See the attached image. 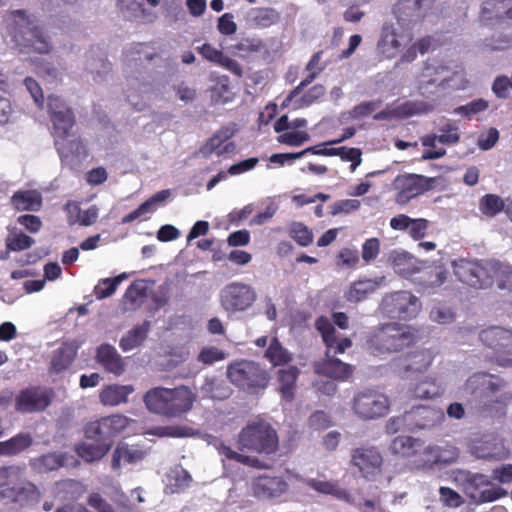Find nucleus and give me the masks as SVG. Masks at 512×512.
<instances>
[{"mask_svg": "<svg viewBox=\"0 0 512 512\" xmlns=\"http://www.w3.org/2000/svg\"><path fill=\"white\" fill-rule=\"evenodd\" d=\"M147 409L167 418H180L193 408L197 394L188 386L154 387L144 397Z\"/></svg>", "mask_w": 512, "mask_h": 512, "instance_id": "obj_1", "label": "nucleus"}, {"mask_svg": "<svg viewBox=\"0 0 512 512\" xmlns=\"http://www.w3.org/2000/svg\"><path fill=\"white\" fill-rule=\"evenodd\" d=\"M418 331L414 327L398 322H389L376 327L366 338V348L374 356L400 352L414 345Z\"/></svg>", "mask_w": 512, "mask_h": 512, "instance_id": "obj_2", "label": "nucleus"}, {"mask_svg": "<svg viewBox=\"0 0 512 512\" xmlns=\"http://www.w3.org/2000/svg\"><path fill=\"white\" fill-rule=\"evenodd\" d=\"M23 470L15 465L0 467V503L14 504L20 508L40 503V489L35 483L22 479Z\"/></svg>", "mask_w": 512, "mask_h": 512, "instance_id": "obj_3", "label": "nucleus"}, {"mask_svg": "<svg viewBox=\"0 0 512 512\" xmlns=\"http://www.w3.org/2000/svg\"><path fill=\"white\" fill-rule=\"evenodd\" d=\"M226 375L239 391L249 395H258L263 392L271 380L269 372L260 363L247 359L229 363Z\"/></svg>", "mask_w": 512, "mask_h": 512, "instance_id": "obj_4", "label": "nucleus"}, {"mask_svg": "<svg viewBox=\"0 0 512 512\" xmlns=\"http://www.w3.org/2000/svg\"><path fill=\"white\" fill-rule=\"evenodd\" d=\"M276 430L266 421L259 420L248 423L239 433L238 449L256 453L272 454L278 449Z\"/></svg>", "mask_w": 512, "mask_h": 512, "instance_id": "obj_5", "label": "nucleus"}, {"mask_svg": "<svg viewBox=\"0 0 512 512\" xmlns=\"http://www.w3.org/2000/svg\"><path fill=\"white\" fill-rule=\"evenodd\" d=\"M13 15L19 18L17 25L13 29V40L21 53L36 52L47 54L51 50V44L44 36L42 30L34 25L23 10L13 12Z\"/></svg>", "mask_w": 512, "mask_h": 512, "instance_id": "obj_6", "label": "nucleus"}, {"mask_svg": "<svg viewBox=\"0 0 512 512\" xmlns=\"http://www.w3.org/2000/svg\"><path fill=\"white\" fill-rule=\"evenodd\" d=\"M463 389L468 394L480 397L500 393L496 402L502 406H506L512 401V392L508 390V382L497 375L484 372L475 373L466 380Z\"/></svg>", "mask_w": 512, "mask_h": 512, "instance_id": "obj_7", "label": "nucleus"}, {"mask_svg": "<svg viewBox=\"0 0 512 512\" xmlns=\"http://www.w3.org/2000/svg\"><path fill=\"white\" fill-rule=\"evenodd\" d=\"M380 310L390 318L406 321L418 315L421 310V302L411 292L396 291L383 297Z\"/></svg>", "mask_w": 512, "mask_h": 512, "instance_id": "obj_8", "label": "nucleus"}, {"mask_svg": "<svg viewBox=\"0 0 512 512\" xmlns=\"http://www.w3.org/2000/svg\"><path fill=\"white\" fill-rule=\"evenodd\" d=\"M132 420L122 414H112L90 421L84 426L87 440L113 444V438L122 433Z\"/></svg>", "mask_w": 512, "mask_h": 512, "instance_id": "obj_9", "label": "nucleus"}, {"mask_svg": "<svg viewBox=\"0 0 512 512\" xmlns=\"http://www.w3.org/2000/svg\"><path fill=\"white\" fill-rule=\"evenodd\" d=\"M389 407L388 397L374 389L359 391L353 398V411L365 420L385 416Z\"/></svg>", "mask_w": 512, "mask_h": 512, "instance_id": "obj_10", "label": "nucleus"}, {"mask_svg": "<svg viewBox=\"0 0 512 512\" xmlns=\"http://www.w3.org/2000/svg\"><path fill=\"white\" fill-rule=\"evenodd\" d=\"M480 341L494 352L501 366H512V331L502 327H489L479 334Z\"/></svg>", "mask_w": 512, "mask_h": 512, "instance_id": "obj_11", "label": "nucleus"}, {"mask_svg": "<svg viewBox=\"0 0 512 512\" xmlns=\"http://www.w3.org/2000/svg\"><path fill=\"white\" fill-rule=\"evenodd\" d=\"M453 270L459 281L475 289H486L493 285L488 261L481 264L477 261L459 259L453 262Z\"/></svg>", "mask_w": 512, "mask_h": 512, "instance_id": "obj_12", "label": "nucleus"}, {"mask_svg": "<svg viewBox=\"0 0 512 512\" xmlns=\"http://www.w3.org/2000/svg\"><path fill=\"white\" fill-rule=\"evenodd\" d=\"M383 462V456L375 446L363 445L351 451V466L366 480L374 481L381 475Z\"/></svg>", "mask_w": 512, "mask_h": 512, "instance_id": "obj_13", "label": "nucleus"}, {"mask_svg": "<svg viewBox=\"0 0 512 512\" xmlns=\"http://www.w3.org/2000/svg\"><path fill=\"white\" fill-rule=\"evenodd\" d=\"M255 300L254 289L241 282L226 285L220 295L221 305L228 312L245 311L253 305Z\"/></svg>", "mask_w": 512, "mask_h": 512, "instance_id": "obj_14", "label": "nucleus"}, {"mask_svg": "<svg viewBox=\"0 0 512 512\" xmlns=\"http://www.w3.org/2000/svg\"><path fill=\"white\" fill-rule=\"evenodd\" d=\"M434 180L418 174L398 175L394 180V188L397 191L396 201L400 204L408 203L432 188Z\"/></svg>", "mask_w": 512, "mask_h": 512, "instance_id": "obj_15", "label": "nucleus"}, {"mask_svg": "<svg viewBox=\"0 0 512 512\" xmlns=\"http://www.w3.org/2000/svg\"><path fill=\"white\" fill-rule=\"evenodd\" d=\"M398 30L393 25H384L381 31V37L378 41V49L386 58L395 57L400 48L411 42L413 35L409 27L399 25Z\"/></svg>", "mask_w": 512, "mask_h": 512, "instance_id": "obj_16", "label": "nucleus"}, {"mask_svg": "<svg viewBox=\"0 0 512 512\" xmlns=\"http://www.w3.org/2000/svg\"><path fill=\"white\" fill-rule=\"evenodd\" d=\"M314 371L334 380L345 381L354 371V367L332 355V349H326L325 357L314 363Z\"/></svg>", "mask_w": 512, "mask_h": 512, "instance_id": "obj_17", "label": "nucleus"}, {"mask_svg": "<svg viewBox=\"0 0 512 512\" xmlns=\"http://www.w3.org/2000/svg\"><path fill=\"white\" fill-rule=\"evenodd\" d=\"M51 400L48 393L40 387L21 390L15 399V409L21 413H32L47 408Z\"/></svg>", "mask_w": 512, "mask_h": 512, "instance_id": "obj_18", "label": "nucleus"}, {"mask_svg": "<svg viewBox=\"0 0 512 512\" xmlns=\"http://www.w3.org/2000/svg\"><path fill=\"white\" fill-rule=\"evenodd\" d=\"M392 454L404 458H414L418 455H430L434 452V447L425 446L424 441L411 436H397L389 446Z\"/></svg>", "mask_w": 512, "mask_h": 512, "instance_id": "obj_19", "label": "nucleus"}, {"mask_svg": "<svg viewBox=\"0 0 512 512\" xmlns=\"http://www.w3.org/2000/svg\"><path fill=\"white\" fill-rule=\"evenodd\" d=\"M446 71L447 67L444 65L426 62L417 78V88L420 94L425 96L431 93L433 88L447 82L448 78L443 76Z\"/></svg>", "mask_w": 512, "mask_h": 512, "instance_id": "obj_20", "label": "nucleus"}, {"mask_svg": "<svg viewBox=\"0 0 512 512\" xmlns=\"http://www.w3.org/2000/svg\"><path fill=\"white\" fill-rule=\"evenodd\" d=\"M287 483L281 477L261 475L252 482L255 497L271 499L281 496L287 490Z\"/></svg>", "mask_w": 512, "mask_h": 512, "instance_id": "obj_21", "label": "nucleus"}, {"mask_svg": "<svg viewBox=\"0 0 512 512\" xmlns=\"http://www.w3.org/2000/svg\"><path fill=\"white\" fill-rule=\"evenodd\" d=\"M147 456V451L139 444L119 442L112 453L111 467L119 470L122 464H136Z\"/></svg>", "mask_w": 512, "mask_h": 512, "instance_id": "obj_22", "label": "nucleus"}, {"mask_svg": "<svg viewBox=\"0 0 512 512\" xmlns=\"http://www.w3.org/2000/svg\"><path fill=\"white\" fill-rule=\"evenodd\" d=\"M305 485L319 494L332 496L337 500L349 501L350 499V493L340 485L338 480H328L325 476H321L307 479Z\"/></svg>", "mask_w": 512, "mask_h": 512, "instance_id": "obj_23", "label": "nucleus"}, {"mask_svg": "<svg viewBox=\"0 0 512 512\" xmlns=\"http://www.w3.org/2000/svg\"><path fill=\"white\" fill-rule=\"evenodd\" d=\"M96 359L105 371L116 376L123 374L125 371V363L121 355L112 345H100L97 349Z\"/></svg>", "mask_w": 512, "mask_h": 512, "instance_id": "obj_24", "label": "nucleus"}, {"mask_svg": "<svg viewBox=\"0 0 512 512\" xmlns=\"http://www.w3.org/2000/svg\"><path fill=\"white\" fill-rule=\"evenodd\" d=\"M480 19L485 24L503 19L512 20V0H486L482 6Z\"/></svg>", "mask_w": 512, "mask_h": 512, "instance_id": "obj_25", "label": "nucleus"}, {"mask_svg": "<svg viewBox=\"0 0 512 512\" xmlns=\"http://www.w3.org/2000/svg\"><path fill=\"white\" fill-rule=\"evenodd\" d=\"M443 417V414L430 406L413 407L406 413V419L416 428L426 429L436 425Z\"/></svg>", "mask_w": 512, "mask_h": 512, "instance_id": "obj_26", "label": "nucleus"}, {"mask_svg": "<svg viewBox=\"0 0 512 512\" xmlns=\"http://www.w3.org/2000/svg\"><path fill=\"white\" fill-rule=\"evenodd\" d=\"M56 149L63 162L69 163L74 160L79 161L87 156L86 148L79 137L72 139L60 138L55 140Z\"/></svg>", "mask_w": 512, "mask_h": 512, "instance_id": "obj_27", "label": "nucleus"}, {"mask_svg": "<svg viewBox=\"0 0 512 512\" xmlns=\"http://www.w3.org/2000/svg\"><path fill=\"white\" fill-rule=\"evenodd\" d=\"M233 133L228 128H222L217 131L212 137H210L204 147L202 153L210 155L216 153L218 156L226 153L233 152L235 150V144L233 142H227Z\"/></svg>", "mask_w": 512, "mask_h": 512, "instance_id": "obj_28", "label": "nucleus"}, {"mask_svg": "<svg viewBox=\"0 0 512 512\" xmlns=\"http://www.w3.org/2000/svg\"><path fill=\"white\" fill-rule=\"evenodd\" d=\"M299 374L300 370L297 366H289L286 369L278 370L279 392L285 401L291 402L294 399Z\"/></svg>", "mask_w": 512, "mask_h": 512, "instance_id": "obj_29", "label": "nucleus"}, {"mask_svg": "<svg viewBox=\"0 0 512 512\" xmlns=\"http://www.w3.org/2000/svg\"><path fill=\"white\" fill-rule=\"evenodd\" d=\"M77 355V347L65 342L53 352L50 362V372L59 374L70 367Z\"/></svg>", "mask_w": 512, "mask_h": 512, "instance_id": "obj_30", "label": "nucleus"}, {"mask_svg": "<svg viewBox=\"0 0 512 512\" xmlns=\"http://www.w3.org/2000/svg\"><path fill=\"white\" fill-rule=\"evenodd\" d=\"M313 154L321 156H339L343 161L351 162V172H354L362 162V152L359 148H318L317 146H313Z\"/></svg>", "mask_w": 512, "mask_h": 512, "instance_id": "obj_31", "label": "nucleus"}, {"mask_svg": "<svg viewBox=\"0 0 512 512\" xmlns=\"http://www.w3.org/2000/svg\"><path fill=\"white\" fill-rule=\"evenodd\" d=\"M200 392L203 398L222 401L230 397L232 389L223 379L206 377Z\"/></svg>", "mask_w": 512, "mask_h": 512, "instance_id": "obj_32", "label": "nucleus"}, {"mask_svg": "<svg viewBox=\"0 0 512 512\" xmlns=\"http://www.w3.org/2000/svg\"><path fill=\"white\" fill-rule=\"evenodd\" d=\"M11 202L18 211H39L42 207V196L36 190L16 191Z\"/></svg>", "mask_w": 512, "mask_h": 512, "instance_id": "obj_33", "label": "nucleus"}, {"mask_svg": "<svg viewBox=\"0 0 512 512\" xmlns=\"http://www.w3.org/2000/svg\"><path fill=\"white\" fill-rule=\"evenodd\" d=\"M412 0H398L393 7V13L397 19L398 25L408 27L422 21L424 18L420 14L419 8H416Z\"/></svg>", "mask_w": 512, "mask_h": 512, "instance_id": "obj_34", "label": "nucleus"}, {"mask_svg": "<svg viewBox=\"0 0 512 512\" xmlns=\"http://www.w3.org/2000/svg\"><path fill=\"white\" fill-rule=\"evenodd\" d=\"M132 392L133 388L128 385H108L101 390L99 399L104 406H117L126 403Z\"/></svg>", "mask_w": 512, "mask_h": 512, "instance_id": "obj_35", "label": "nucleus"}, {"mask_svg": "<svg viewBox=\"0 0 512 512\" xmlns=\"http://www.w3.org/2000/svg\"><path fill=\"white\" fill-rule=\"evenodd\" d=\"M147 298V286L143 280L132 282L126 289L122 304L125 310H136Z\"/></svg>", "mask_w": 512, "mask_h": 512, "instance_id": "obj_36", "label": "nucleus"}, {"mask_svg": "<svg viewBox=\"0 0 512 512\" xmlns=\"http://www.w3.org/2000/svg\"><path fill=\"white\" fill-rule=\"evenodd\" d=\"M65 456L62 453H47L30 460L31 468L39 473H49L64 466Z\"/></svg>", "mask_w": 512, "mask_h": 512, "instance_id": "obj_37", "label": "nucleus"}, {"mask_svg": "<svg viewBox=\"0 0 512 512\" xmlns=\"http://www.w3.org/2000/svg\"><path fill=\"white\" fill-rule=\"evenodd\" d=\"M264 358L273 366L288 365L292 360V354L282 345L277 337H273L264 352Z\"/></svg>", "mask_w": 512, "mask_h": 512, "instance_id": "obj_38", "label": "nucleus"}, {"mask_svg": "<svg viewBox=\"0 0 512 512\" xmlns=\"http://www.w3.org/2000/svg\"><path fill=\"white\" fill-rule=\"evenodd\" d=\"M111 449V443L94 441V443L81 442L75 451L86 462H94L102 459Z\"/></svg>", "mask_w": 512, "mask_h": 512, "instance_id": "obj_39", "label": "nucleus"}, {"mask_svg": "<svg viewBox=\"0 0 512 512\" xmlns=\"http://www.w3.org/2000/svg\"><path fill=\"white\" fill-rule=\"evenodd\" d=\"M170 196V190H161L154 195H152L150 198H148L145 202L140 204L138 208L133 210L132 212L128 213L122 218L123 224H128L133 222L134 220L138 219L142 215L152 212L155 208V206L159 203L164 202L166 199H168Z\"/></svg>", "mask_w": 512, "mask_h": 512, "instance_id": "obj_40", "label": "nucleus"}, {"mask_svg": "<svg viewBox=\"0 0 512 512\" xmlns=\"http://www.w3.org/2000/svg\"><path fill=\"white\" fill-rule=\"evenodd\" d=\"M50 120L55 140L71 136V130L75 125V116L72 110L58 112L54 116H50Z\"/></svg>", "mask_w": 512, "mask_h": 512, "instance_id": "obj_41", "label": "nucleus"}, {"mask_svg": "<svg viewBox=\"0 0 512 512\" xmlns=\"http://www.w3.org/2000/svg\"><path fill=\"white\" fill-rule=\"evenodd\" d=\"M488 269L500 289L512 291V265L499 260H489Z\"/></svg>", "mask_w": 512, "mask_h": 512, "instance_id": "obj_42", "label": "nucleus"}, {"mask_svg": "<svg viewBox=\"0 0 512 512\" xmlns=\"http://www.w3.org/2000/svg\"><path fill=\"white\" fill-rule=\"evenodd\" d=\"M149 330L150 322L147 320L141 325L135 326L121 338L119 343L120 348L126 352L140 346L147 338Z\"/></svg>", "mask_w": 512, "mask_h": 512, "instance_id": "obj_43", "label": "nucleus"}, {"mask_svg": "<svg viewBox=\"0 0 512 512\" xmlns=\"http://www.w3.org/2000/svg\"><path fill=\"white\" fill-rule=\"evenodd\" d=\"M377 288L376 282L365 279L353 282L345 293V298L349 302H360L365 300Z\"/></svg>", "mask_w": 512, "mask_h": 512, "instance_id": "obj_44", "label": "nucleus"}, {"mask_svg": "<svg viewBox=\"0 0 512 512\" xmlns=\"http://www.w3.org/2000/svg\"><path fill=\"white\" fill-rule=\"evenodd\" d=\"M33 444L30 433H18L2 442L3 456H15L28 449Z\"/></svg>", "mask_w": 512, "mask_h": 512, "instance_id": "obj_45", "label": "nucleus"}, {"mask_svg": "<svg viewBox=\"0 0 512 512\" xmlns=\"http://www.w3.org/2000/svg\"><path fill=\"white\" fill-rule=\"evenodd\" d=\"M218 453L225 457L227 460L235 461L240 464L246 465L248 467L264 469L267 468L258 458L253 456H248L244 454H240L234 451L231 447L225 445L224 443H219L216 446Z\"/></svg>", "mask_w": 512, "mask_h": 512, "instance_id": "obj_46", "label": "nucleus"}, {"mask_svg": "<svg viewBox=\"0 0 512 512\" xmlns=\"http://www.w3.org/2000/svg\"><path fill=\"white\" fill-rule=\"evenodd\" d=\"M35 243V240L26 235L24 232L13 228L9 230V233L5 239L6 248L8 251L20 252L31 248Z\"/></svg>", "mask_w": 512, "mask_h": 512, "instance_id": "obj_47", "label": "nucleus"}, {"mask_svg": "<svg viewBox=\"0 0 512 512\" xmlns=\"http://www.w3.org/2000/svg\"><path fill=\"white\" fill-rule=\"evenodd\" d=\"M127 277L128 275L126 273H121L113 278L100 279L93 290L96 299L103 300L112 296L116 292L118 286Z\"/></svg>", "mask_w": 512, "mask_h": 512, "instance_id": "obj_48", "label": "nucleus"}, {"mask_svg": "<svg viewBox=\"0 0 512 512\" xmlns=\"http://www.w3.org/2000/svg\"><path fill=\"white\" fill-rule=\"evenodd\" d=\"M491 485V482L482 474H473L464 482L465 495L475 504L477 503L482 487Z\"/></svg>", "mask_w": 512, "mask_h": 512, "instance_id": "obj_49", "label": "nucleus"}, {"mask_svg": "<svg viewBox=\"0 0 512 512\" xmlns=\"http://www.w3.org/2000/svg\"><path fill=\"white\" fill-rule=\"evenodd\" d=\"M504 200L496 194H486L479 200V210L487 217H494L504 210Z\"/></svg>", "mask_w": 512, "mask_h": 512, "instance_id": "obj_50", "label": "nucleus"}, {"mask_svg": "<svg viewBox=\"0 0 512 512\" xmlns=\"http://www.w3.org/2000/svg\"><path fill=\"white\" fill-rule=\"evenodd\" d=\"M432 363V356L429 351L420 350L408 355L406 371H426Z\"/></svg>", "mask_w": 512, "mask_h": 512, "instance_id": "obj_51", "label": "nucleus"}, {"mask_svg": "<svg viewBox=\"0 0 512 512\" xmlns=\"http://www.w3.org/2000/svg\"><path fill=\"white\" fill-rule=\"evenodd\" d=\"M315 327L321 334L327 349H333L336 342V330L332 322L326 316H320L315 321Z\"/></svg>", "mask_w": 512, "mask_h": 512, "instance_id": "obj_52", "label": "nucleus"}, {"mask_svg": "<svg viewBox=\"0 0 512 512\" xmlns=\"http://www.w3.org/2000/svg\"><path fill=\"white\" fill-rule=\"evenodd\" d=\"M153 434L158 437L184 438L194 434L193 428L184 425H166L156 427Z\"/></svg>", "mask_w": 512, "mask_h": 512, "instance_id": "obj_53", "label": "nucleus"}, {"mask_svg": "<svg viewBox=\"0 0 512 512\" xmlns=\"http://www.w3.org/2000/svg\"><path fill=\"white\" fill-rule=\"evenodd\" d=\"M326 94V88L322 84H316L305 91L298 100L296 108L308 107L318 102Z\"/></svg>", "mask_w": 512, "mask_h": 512, "instance_id": "obj_54", "label": "nucleus"}, {"mask_svg": "<svg viewBox=\"0 0 512 512\" xmlns=\"http://www.w3.org/2000/svg\"><path fill=\"white\" fill-rule=\"evenodd\" d=\"M59 493L64 494L66 499H78L83 492L82 484L74 479L61 480L56 483Z\"/></svg>", "mask_w": 512, "mask_h": 512, "instance_id": "obj_55", "label": "nucleus"}, {"mask_svg": "<svg viewBox=\"0 0 512 512\" xmlns=\"http://www.w3.org/2000/svg\"><path fill=\"white\" fill-rule=\"evenodd\" d=\"M437 135H426L421 139L422 145L426 148L422 154V160H435L443 157L446 154L444 148L436 149Z\"/></svg>", "mask_w": 512, "mask_h": 512, "instance_id": "obj_56", "label": "nucleus"}, {"mask_svg": "<svg viewBox=\"0 0 512 512\" xmlns=\"http://www.w3.org/2000/svg\"><path fill=\"white\" fill-rule=\"evenodd\" d=\"M290 236L302 247H306L313 242L312 231L303 223H294L290 230Z\"/></svg>", "mask_w": 512, "mask_h": 512, "instance_id": "obj_57", "label": "nucleus"}, {"mask_svg": "<svg viewBox=\"0 0 512 512\" xmlns=\"http://www.w3.org/2000/svg\"><path fill=\"white\" fill-rule=\"evenodd\" d=\"M488 106H489L488 102L486 100L480 98V99H475V100L467 103L466 105L456 107L453 112L455 114L470 118L471 116H473L475 114L485 111L488 108Z\"/></svg>", "mask_w": 512, "mask_h": 512, "instance_id": "obj_58", "label": "nucleus"}, {"mask_svg": "<svg viewBox=\"0 0 512 512\" xmlns=\"http://www.w3.org/2000/svg\"><path fill=\"white\" fill-rule=\"evenodd\" d=\"M413 395L419 399H431L439 395V389L433 380L425 379L416 384Z\"/></svg>", "mask_w": 512, "mask_h": 512, "instance_id": "obj_59", "label": "nucleus"}, {"mask_svg": "<svg viewBox=\"0 0 512 512\" xmlns=\"http://www.w3.org/2000/svg\"><path fill=\"white\" fill-rule=\"evenodd\" d=\"M225 358V352L214 346L202 348L197 356V360L204 365H212L215 362L224 360Z\"/></svg>", "mask_w": 512, "mask_h": 512, "instance_id": "obj_60", "label": "nucleus"}, {"mask_svg": "<svg viewBox=\"0 0 512 512\" xmlns=\"http://www.w3.org/2000/svg\"><path fill=\"white\" fill-rule=\"evenodd\" d=\"M310 139V135L305 131L285 132L277 137V142L291 147L301 146Z\"/></svg>", "mask_w": 512, "mask_h": 512, "instance_id": "obj_61", "label": "nucleus"}, {"mask_svg": "<svg viewBox=\"0 0 512 512\" xmlns=\"http://www.w3.org/2000/svg\"><path fill=\"white\" fill-rule=\"evenodd\" d=\"M172 480L173 482L170 484L171 492L180 493L190 486L192 477L187 470L180 469L174 472Z\"/></svg>", "mask_w": 512, "mask_h": 512, "instance_id": "obj_62", "label": "nucleus"}, {"mask_svg": "<svg viewBox=\"0 0 512 512\" xmlns=\"http://www.w3.org/2000/svg\"><path fill=\"white\" fill-rule=\"evenodd\" d=\"M490 486L489 489L481 490L476 504L493 502L507 496L508 492L502 487L493 486L492 484Z\"/></svg>", "mask_w": 512, "mask_h": 512, "instance_id": "obj_63", "label": "nucleus"}, {"mask_svg": "<svg viewBox=\"0 0 512 512\" xmlns=\"http://www.w3.org/2000/svg\"><path fill=\"white\" fill-rule=\"evenodd\" d=\"M380 252V241L378 238H369L362 245V259L366 263L375 260Z\"/></svg>", "mask_w": 512, "mask_h": 512, "instance_id": "obj_64", "label": "nucleus"}]
</instances>
